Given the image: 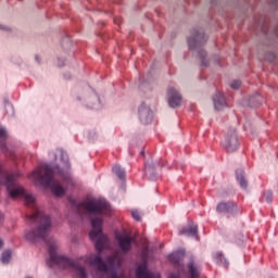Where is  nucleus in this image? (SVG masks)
<instances>
[{
	"mask_svg": "<svg viewBox=\"0 0 278 278\" xmlns=\"http://www.w3.org/2000/svg\"><path fill=\"white\" fill-rule=\"evenodd\" d=\"M222 147L225 149V151H227V153L238 151L240 142L238 141V132H236V129L231 128L228 130L224 141L222 142Z\"/></svg>",
	"mask_w": 278,
	"mask_h": 278,
	"instance_id": "obj_7",
	"label": "nucleus"
},
{
	"mask_svg": "<svg viewBox=\"0 0 278 278\" xmlns=\"http://www.w3.org/2000/svg\"><path fill=\"white\" fill-rule=\"evenodd\" d=\"M184 257H186V250H178L168 255L169 262L176 266H179Z\"/></svg>",
	"mask_w": 278,
	"mask_h": 278,
	"instance_id": "obj_20",
	"label": "nucleus"
},
{
	"mask_svg": "<svg viewBox=\"0 0 278 278\" xmlns=\"http://www.w3.org/2000/svg\"><path fill=\"white\" fill-rule=\"evenodd\" d=\"M50 260L47 261V266L53 268V266H62V268H73L74 277L76 278H88V271L86 267L79 264V260L74 261L68 256L58 255L55 252V245H49Z\"/></svg>",
	"mask_w": 278,
	"mask_h": 278,
	"instance_id": "obj_3",
	"label": "nucleus"
},
{
	"mask_svg": "<svg viewBox=\"0 0 278 278\" xmlns=\"http://www.w3.org/2000/svg\"><path fill=\"white\" fill-rule=\"evenodd\" d=\"M213 103L215 110H223L227 105V100L225 99V94L220 92H216L215 96H213Z\"/></svg>",
	"mask_w": 278,
	"mask_h": 278,
	"instance_id": "obj_19",
	"label": "nucleus"
},
{
	"mask_svg": "<svg viewBox=\"0 0 278 278\" xmlns=\"http://www.w3.org/2000/svg\"><path fill=\"white\" fill-rule=\"evenodd\" d=\"M140 155H144V150H142V151L140 152Z\"/></svg>",
	"mask_w": 278,
	"mask_h": 278,
	"instance_id": "obj_43",
	"label": "nucleus"
},
{
	"mask_svg": "<svg viewBox=\"0 0 278 278\" xmlns=\"http://www.w3.org/2000/svg\"><path fill=\"white\" fill-rule=\"evenodd\" d=\"M167 97L169 108H179L181 105V93L175 87L167 89Z\"/></svg>",
	"mask_w": 278,
	"mask_h": 278,
	"instance_id": "obj_13",
	"label": "nucleus"
},
{
	"mask_svg": "<svg viewBox=\"0 0 278 278\" xmlns=\"http://www.w3.org/2000/svg\"><path fill=\"white\" fill-rule=\"evenodd\" d=\"M213 260L216 262V264H219V266H224V268H227V266H229V261L225 258L223 252H216L213 256Z\"/></svg>",
	"mask_w": 278,
	"mask_h": 278,
	"instance_id": "obj_23",
	"label": "nucleus"
},
{
	"mask_svg": "<svg viewBox=\"0 0 278 278\" xmlns=\"http://www.w3.org/2000/svg\"><path fill=\"white\" fill-rule=\"evenodd\" d=\"M92 242H94V247L98 253H103L105 244H108V236L101 232L94 240H92Z\"/></svg>",
	"mask_w": 278,
	"mask_h": 278,
	"instance_id": "obj_18",
	"label": "nucleus"
},
{
	"mask_svg": "<svg viewBox=\"0 0 278 278\" xmlns=\"http://www.w3.org/2000/svg\"><path fill=\"white\" fill-rule=\"evenodd\" d=\"M8 109L14 112V106L12 105V103H10L9 101H5V110Z\"/></svg>",
	"mask_w": 278,
	"mask_h": 278,
	"instance_id": "obj_35",
	"label": "nucleus"
},
{
	"mask_svg": "<svg viewBox=\"0 0 278 278\" xmlns=\"http://www.w3.org/2000/svg\"><path fill=\"white\" fill-rule=\"evenodd\" d=\"M64 78H65V79H71V74H68L67 76L64 75Z\"/></svg>",
	"mask_w": 278,
	"mask_h": 278,
	"instance_id": "obj_41",
	"label": "nucleus"
},
{
	"mask_svg": "<svg viewBox=\"0 0 278 278\" xmlns=\"http://www.w3.org/2000/svg\"><path fill=\"white\" fill-rule=\"evenodd\" d=\"M138 116L141 125H151L153 123V111L144 102L138 108Z\"/></svg>",
	"mask_w": 278,
	"mask_h": 278,
	"instance_id": "obj_11",
	"label": "nucleus"
},
{
	"mask_svg": "<svg viewBox=\"0 0 278 278\" xmlns=\"http://www.w3.org/2000/svg\"><path fill=\"white\" fill-rule=\"evenodd\" d=\"M15 179L16 176L14 174H7L5 170H3V166L0 164V184H4L11 199L22 198L28 205L34 203V195L27 194L25 189L16 184Z\"/></svg>",
	"mask_w": 278,
	"mask_h": 278,
	"instance_id": "obj_4",
	"label": "nucleus"
},
{
	"mask_svg": "<svg viewBox=\"0 0 278 278\" xmlns=\"http://www.w3.org/2000/svg\"><path fill=\"white\" fill-rule=\"evenodd\" d=\"M26 223L28 225L38 224L37 227L31 228L25 233V238L28 242H38V240L47 242V236H49V230L52 225L51 216L36 211L34 214L26 216Z\"/></svg>",
	"mask_w": 278,
	"mask_h": 278,
	"instance_id": "obj_2",
	"label": "nucleus"
},
{
	"mask_svg": "<svg viewBox=\"0 0 278 278\" xmlns=\"http://www.w3.org/2000/svg\"><path fill=\"white\" fill-rule=\"evenodd\" d=\"M66 45H67V47H71V45H73V43L71 42V37H68V36H66V37L63 39V41H62V47H63V49H66Z\"/></svg>",
	"mask_w": 278,
	"mask_h": 278,
	"instance_id": "obj_32",
	"label": "nucleus"
},
{
	"mask_svg": "<svg viewBox=\"0 0 278 278\" xmlns=\"http://www.w3.org/2000/svg\"><path fill=\"white\" fill-rule=\"evenodd\" d=\"M0 29H2V31H10V27L0 24Z\"/></svg>",
	"mask_w": 278,
	"mask_h": 278,
	"instance_id": "obj_37",
	"label": "nucleus"
},
{
	"mask_svg": "<svg viewBox=\"0 0 278 278\" xmlns=\"http://www.w3.org/2000/svg\"><path fill=\"white\" fill-rule=\"evenodd\" d=\"M0 249H3V239H0Z\"/></svg>",
	"mask_w": 278,
	"mask_h": 278,
	"instance_id": "obj_40",
	"label": "nucleus"
},
{
	"mask_svg": "<svg viewBox=\"0 0 278 278\" xmlns=\"http://www.w3.org/2000/svg\"><path fill=\"white\" fill-rule=\"evenodd\" d=\"M91 227L92 230L89 231V238L90 240H94L96 238H98L99 236H101V233H103V218L101 217H96L91 219Z\"/></svg>",
	"mask_w": 278,
	"mask_h": 278,
	"instance_id": "obj_14",
	"label": "nucleus"
},
{
	"mask_svg": "<svg viewBox=\"0 0 278 278\" xmlns=\"http://www.w3.org/2000/svg\"><path fill=\"white\" fill-rule=\"evenodd\" d=\"M84 206L88 214L93 216H103L110 212V202L101 199H90L87 202H81L77 204V208Z\"/></svg>",
	"mask_w": 278,
	"mask_h": 278,
	"instance_id": "obj_6",
	"label": "nucleus"
},
{
	"mask_svg": "<svg viewBox=\"0 0 278 278\" xmlns=\"http://www.w3.org/2000/svg\"><path fill=\"white\" fill-rule=\"evenodd\" d=\"M0 225H3V213H0Z\"/></svg>",
	"mask_w": 278,
	"mask_h": 278,
	"instance_id": "obj_39",
	"label": "nucleus"
},
{
	"mask_svg": "<svg viewBox=\"0 0 278 278\" xmlns=\"http://www.w3.org/2000/svg\"><path fill=\"white\" fill-rule=\"evenodd\" d=\"M113 173L121 179V181H125L127 174L125 172V168L121 167V165H114L112 168Z\"/></svg>",
	"mask_w": 278,
	"mask_h": 278,
	"instance_id": "obj_24",
	"label": "nucleus"
},
{
	"mask_svg": "<svg viewBox=\"0 0 278 278\" xmlns=\"http://www.w3.org/2000/svg\"><path fill=\"white\" fill-rule=\"evenodd\" d=\"M84 97V104L86 108H89L90 110H101V108H103V104H101V99L97 92H94V90L89 89L88 91H85Z\"/></svg>",
	"mask_w": 278,
	"mask_h": 278,
	"instance_id": "obj_10",
	"label": "nucleus"
},
{
	"mask_svg": "<svg viewBox=\"0 0 278 278\" xmlns=\"http://www.w3.org/2000/svg\"><path fill=\"white\" fill-rule=\"evenodd\" d=\"M261 201H266V203H273V190H267L263 193Z\"/></svg>",
	"mask_w": 278,
	"mask_h": 278,
	"instance_id": "obj_29",
	"label": "nucleus"
},
{
	"mask_svg": "<svg viewBox=\"0 0 278 278\" xmlns=\"http://www.w3.org/2000/svg\"><path fill=\"white\" fill-rule=\"evenodd\" d=\"M218 214H229L230 216H238L242 214V208L232 201L219 202L216 206Z\"/></svg>",
	"mask_w": 278,
	"mask_h": 278,
	"instance_id": "obj_8",
	"label": "nucleus"
},
{
	"mask_svg": "<svg viewBox=\"0 0 278 278\" xmlns=\"http://www.w3.org/2000/svg\"><path fill=\"white\" fill-rule=\"evenodd\" d=\"M144 175L149 177L150 181H156L157 180V173H155V166L151 163H144Z\"/></svg>",
	"mask_w": 278,
	"mask_h": 278,
	"instance_id": "obj_21",
	"label": "nucleus"
},
{
	"mask_svg": "<svg viewBox=\"0 0 278 278\" xmlns=\"http://www.w3.org/2000/svg\"><path fill=\"white\" fill-rule=\"evenodd\" d=\"M188 47L190 51H197L201 61V66L207 68L210 66V59H207V51L201 49L205 47L207 42V37L205 36V31L201 28H193L191 31V36L187 39Z\"/></svg>",
	"mask_w": 278,
	"mask_h": 278,
	"instance_id": "obj_5",
	"label": "nucleus"
},
{
	"mask_svg": "<svg viewBox=\"0 0 278 278\" xmlns=\"http://www.w3.org/2000/svg\"><path fill=\"white\" fill-rule=\"evenodd\" d=\"M131 216H132V218H134L135 220H137V222L142 220V217L140 216V212H138V211H132V212H131Z\"/></svg>",
	"mask_w": 278,
	"mask_h": 278,
	"instance_id": "obj_33",
	"label": "nucleus"
},
{
	"mask_svg": "<svg viewBox=\"0 0 278 278\" xmlns=\"http://www.w3.org/2000/svg\"><path fill=\"white\" fill-rule=\"evenodd\" d=\"M35 61L37 62V64H40V56L35 55Z\"/></svg>",
	"mask_w": 278,
	"mask_h": 278,
	"instance_id": "obj_38",
	"label": "nucleus"
},
{
	"mask_svg": "<svg viewBox=\"0 0 278 278\" xmlns=\"http://www.w3.org/2000/svg\"><path fill=\"white\" fill-rule=\"evenodd\" d=\"M77 101H81V96H78V97H77Z\"/></svg>",
	"mask_w": 278,
	"mask_h": 278,
	"instance_id": "obj_42",
	"label": "nucleus"
},
{
	"mask_svg": "<svg viewBox=\"0 0 278 278\" xmlns=\"http://www.w3.org/2000/svg\"><path fill=\"white\" fill-rule=\"evenodd\" d=\"M8 140V130L5 128L0 127V151L2 153H8V144L5 141Z\"/></svg>",
	"mask_w": 278,
	"mask_h": 278,
	"instance_id": "obj_22",
	"label": "nucleus"
},
{
	"mask_svg": "<svg viewBox=\"0 0 278 278\" xmlns=\"http://www.w3.org/2000/svg\"><path fill=\"white\" fill-rule=\"evenodd\" d=\"M149 77H151V74H148L147 79L144 77L139 78L140 90H144V86H149V84H151V79Z\"/></svg>",
	"mask_w": 278,
	"mask_h": 278,
	"instance_id": "obj_28",
	"label": "nucleus"
},
{
	"mask_svg": "<svg viewBox=\"0 0 278 278\" xmlns=\"http://www.w3.org/2000/svg\"><path fill=\"white\" fill-rule=\"evenodd\" d=\"M135 275L137 278H162L161 274L149 270V264L146 261L137 266Z\"/></svg>",
	"mask_w": 278,
	"mask_h": 278,
	"instance_id": "obj_12",
	"label": "nucleus"
},
{
	"mask_svg": "<svg viewBox=\"0 0 278 278\" xmlns=\"http://www.w3.org/2000/svg\"><path fill=\"white\" fill-rule=\"evenodd\" d=\"M61 162L64 164L65 168L60 167V165L51 167V165L43 164L41 165V169L33 172L31 174L33 179H35L39 186L50 188L54 197H64L66 194V189L54 179L55 173L67 186H75L73 175L71 174V162L68 161L67 153L61 152Z\"/></svg>",
	"mask_w": 278,
	"mask_h": 278,
	"instance_id": "obj_1",
	"label": "nucleus"
},
{
	"mask_svg": "<svg viewBox=\"0 0 278 278\" xmlns=\"http://www.w3.org/2000/svg\"><path fill=\"white\" fill-rule=\"evenodd\" d=\"M56 64H58V66L62 67V66H64V64H65V60L62 59V58H58Z\"/></svg>",
	"mask_w": 278,
	"mask_h": 278,
	"instance_id": "obj_34",
	"label": "nucleus"
},
{
	"mask_svg": "<svg viewBox=\"0 0 278 278\" xmlns=\"http://www.w3.org/2000/svg\"><path fill=\"white\" fill-rule=\"evenodd\" d=\"M115 240L122 253H129L134 247V237L129 233H115Z\"/></svg>",
	"mask_w": 278,
	"mask_h": 278,
	"instance_id": "obj_9",
	"label": "nucleus"
},
{
	"mask_svg": "<svg viewBox=\"0 0 278 278\" xmlns=\"http://www.w3.org/2000/svg\"><path fill=\"white\" fill-rule=\"evenodd\" d=\"M268 3L275 5V8H278V0H268Z\"/></svg>",
	"mask_w": 278,
	"mask_h": 278,
	"instance_id": "obj_36",
	"label": "nucleus"
},
{
	"mask_svg": "<svg viewBox=\"0 0 278 278\" xmlns=\"http://www.w3.org/2000/svg\"><path fill=\"white\" fill-rule=\"evenodd\" d=\"M249 103L251 108H257V105L262 104V96H260L258 93H256L255 96H251L249 98Z\"/></svg>",
	"mask_w": 278,
	"mask_h": 278,
	"instance_id": "obj_25",
	"label": "nucleus"
},
{
	"mask_svg": "<svg viewBox=\"0 0 278 278\" xmlns=\"http://www.w3.org/2000/svg\"><path fill=\"white\" fill-rule=\"evenodd\" d=\"M87 262L91 264V266H97L100 273H108V263H105V261H103V257H101L99 254L89 256L87 258Z\"/></svg>",
	"mask_w": 278,
	"mask_h": 278,
	"instance_id": "obj_15",
	"label": "nucleus"
},
{
	"mask_svg": "<svg viewBox=\"0 0 278 278\" xmlns=\"http://www.w3.org/2000/svg\"><path fill=\"white\" fill-rule=\"evenodd\" d=\"M240 86H242V81L240 80H233L231 84H230V88L232 90H240Z\"/></svg>",
	"mask_w": 278,
	"mask_h": 278,
	"instance_id": "obj_31",
	"label": "nucleus"
},
{
	"mask_svg": "<svg viewBox=\"0 0 278 278\" xmlns=\"http://www.w3.org/2000/svg\"><path fill=\"white\" fill-rule=\"evenodd\" d=\"M180 236H188L189 238H195L199 240V226L192 222H189L188 227H184L179 231Z\"/></svg>",
	"mask_w": 278,
	"mask_h": 278,
	"instance_id": "obj_16",
	"label": "nucleus"
},
{
	"mask_svg": "<svg viewBox=\"0 0 278 278\" xmlns=\"http://www.w3.org/2000/svg\"><path fill=\"white\" fill-rule=\"evenodd\" d=\"M188 273L190 275V278H199L201 276V274L197 269V266H194V263L188 264Z\"/></svg>",
	"mask_w": 278,
	"mask_h": 278,
	"instance_id": "obj_26",
	"label": "nucleus"
},
{
	"mask_svg": "<svg viewBox=\"0 0 278 278\" xmlns=\"http://www.w3.org/2000/svg\"><path fill=\"white\" fill-rule=\"evenodd\" d=\"M236 179L242 190H247V188H249V180H247V174L244 173V169H236Z\"/></svg>",
	"mask_w": 278,
	"mask_h": 278,
	"instance_id": "obj_17",
	"label": "nucleus"
},
{
	"mask_svg": "<svg viewBox=\"0 0 278 278\" xmlns=\"http://www.w3.org/2000/svg\"><path fill=\"white\" fill-rule=\"evenodd\" d=\"M2 264H10V260H12V250H5L1 254Z\"/></svg>",
	"mask_w": 278,
	"mask_h": 278,
	"instance_id": "obj_27",
	"label": "nucleus"
},
{
	"mask_svg": "<svg viewBox=\"0 0 278 278\" xmlns=\"http://www.w3.org/2000/svg\"><path fill=\"white\" fill-rule=\"evenodd\" d=\"M265 60L273 64L277 60V54H275V51H268L265 53Z\"/></svg>",
	"mask_w": 278,
	"mask_h": 278,
	"instance_id": "obj_30",
	"label": "nucleus"
}]
</instances>
